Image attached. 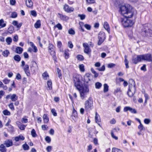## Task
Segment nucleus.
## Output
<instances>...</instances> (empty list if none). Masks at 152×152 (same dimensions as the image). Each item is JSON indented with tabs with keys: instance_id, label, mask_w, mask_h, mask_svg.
<instances>
[{
	"instance_id": "1",
	"label": "nucleus",
	"mask_w": 152,
	"mask_h": 152,
	"mask_svg": "<svg viewBox=\"0 0 152 152\" xmlns=\"http://www.w3.org/2000/svg\"><path fill=\"white\" fill-rule=\"evenodd\" d=\"M119 12L121 14L126 18H131L136 13V11L131 9L130 5L125 4L120 7Z\"/></svg>"
},
{
	"instance_id": "2",
	"label": "nucleus",
	"mask_w": 152,
	"mask_h": 152,
	"mask_svg": "<svg viewBox=\"0 0 152 152\" xmlns=\"http://www.w3.org/2000/svg\"><path fill=\"white\" fill-rule=\"evenodd\" d=\"M77 89L79 91L80 96L82 100L87 97L89 92V89L88 86H85L82 87L81 86L79 89Z\"/></svg>"
},
{
	"instance_id": "3",
	"label": "nucleus",
	"mask_w": 152,
	"mask_h": 152,
	"mask_svg": "<svg viewBox=\"0 0 152 152\" xmlns=\"http://www.w3.org/2000/svg\"><path fill=\"white\" fill-rule=\"evenodd\" d=\"M127 18L121 19V22L124 27H131L134 24V22L132 20L128 19Z\"/></svg>"
},
{
	"instance_id": "4",
	"label": "nucleus",
	"mask_w": 152,
	"mask_h": 152,
	"mask_svg": "<svg viewBox=\"0 0 152 152\" xmlns=\"http://www.w3.org/2000/svg\"><path fill=\"white\" fill-rule=\"evenodd\" d=\"M82 76L78 74H75L73 76V80L75 86L77 89H79L81 86L80 80L82 79Z\"/></svg>"
},
{
	"instance_id": "5",
	"label": "nucleus",
	"mask_w": 152,
	"mask_h": 152,
	"mask_svg": "<svg viewBox=\"0 0 152 152\" xmlns=\"http://www.w3.org/2000/svg\"><path fill=\"white\" fill-rule=\"evenodd\" d=\"M93 102L92 99L90 97L84 103V108L86 111H90L93 107Z\"/></svg>"
},
{
	"instance_id": "6",
	"label": "nucleus",
	"mask_w": 152,
	"mask_h": 152,
	"mask_svg": "<svg viewBox=\"0 0 152 152\" xmlns=\"http://www.w3.org/2000/svg\"><path fill=\"white\" fill-rule=\"evenodd\" d=\"M143 31L146 34V35L152 36V25L150 24H145L143 26Z\"/></svg>"
},
{
	"instance_id": "7",
	"label": "nucleus",
	"mask_w": 152,
	"mask_h": 152,
	"mask_svg": "<svg viewBox=\"0 0 152 152\" xmlns=\"http://www.w3.org/2000/svg\"><path fill=\"white\" fill-rule=\"evenodd\" d=\"M132 82V84H129V88L127 92L128 96L130 97H132L136 91V88L135 86L134 82L133 80H131Z\"/></svg>"
},
{
	"instance_id": "8",
	"label": "nucleus",
	"mask_w": 152,
	"mask_h": 152,
	"mask_svg": "<svg viewBox=\"0 0 152 152\" xmlns=\"http://www.w3.org/2000/svg\"><path fill=\"white\" fill-rule=\"evenodd\" d=\"M99 41L98 42V45H100L104 41L105 39V36L104 32H100L98 34Z\"/></svg>"
},
{
	"instance_id": "9",
	"label": "nucleus",
	"mask_w": 152,
	"mask_h": 152,
	"mask_svg": "<svg viewBox=\"0 0 152 152\" xmlns=\"http://www.w3.org/2000/svg\"><path fill=\"white\" fill-rule=\"evenodd\" d=\"M83 46L84 48V52L88 55L90 54L91 50L89 47L88 44L87 43H83Z\"/></svg>"
},
{
	"instance_id": "10",
	"label": "nucleus",
	"mask_w": 152,
	"mask_h": 152,
	"mask_svg": "<svg viewBox=\"0 0 152 152\" xmlns=\"http://www.w3.org/2000/svg\"><path fill=\"white\" fill-rule=\"evenodd\" d=\"M142 60H145L149 62H152V56L150 54L142 55Z\"/></svg>"
},
{
	"instance_id": "11",
	"label": "nucleus",
	"mask_w": 152,
	"mask_h": 152,
	"mask_svg": "<svg viewBox=\"0 0 152 152\" xmlns=\"http://www.w3.org/2000/svg\"><path fill=\"white\" fill-rule=\"evenodd\" d=\"M63 9L64 11L67 13H71L73 12L74 9L72 7H70L68 5L65 4L64 6Z\"/></svg>"
},
{
	"instance_id": "12",
	"label": "nucleus",
	"mask_w": 152,
	"mask_h": 152,
	"mask_svg": "<svg viewBox=\"0 0 152 152\" xmlns=\"http://www.w3.org/2000/svg\"><path fill=\"white\" fill-rule=\"evenodd\" d=\"M31 70L33 72L38 69V67L37 63L34 61H32L31 62L30 66Z\"/></svg>"
},
{
	"instance_id": "13",
	"label": "nucleus",
	"mask_w": 152,
	"mask_h": 152,
	"mask_svg": "<svg viewBox=\"0 0 152 152\" xmlns=\"http://www.w3.org/2000/svg\"><path fill=\"white\" fill-rule=\"evenodd\" d=\"M142 60V55H138L134 57L132 59V61L135 64H137L138 62Z\"/></svg>"
},
{
	"instance_id": "14",
	"label": "nucleus",
	"mask_w": 152,
	"mask_h": 152,
	"mask_svg": "<svg viewBox=\"0 0 152 152\" xmlns=\"http://www.w3.org/2000/svg\"><path fill=\"white\" fill-rule=\"evenodd\" d=\"M23 68L27 75L28 76H29L30 75V73L29 66L28 64H26L23 67Z\"/></svg>"
},
{
	"instance_id": "15",
	"label": "nucleus",
	"mask_w": 152,
	"mask_h": 152,
	"mask_svg": "<svg viewBox=\"0 0 152 152\" xmlns=\"http://www.w3.org/2000/svg\"><path fill=\"white\" fill-rule=\"evenodd\" d=\"M49 51L52 55L55 56V52L53 51V46L52 44H49L48 47Z\"/></svg>"
},
{
	"instance_id": "16",
	"label": "nucleus",
	"mask_w": 152,
	"mask_h": 152,
	"mask_svg": "<svg viewBox=\"0 0 152 152\" xmlns=\"http://www.w3.org/2000/svg\"><path fill=\"white\" fill-rule=\"evenodd\" d=\"M16 124L18 126L19 128L21 130H24L25 129L26 126L22 124L20 122L17 121Z\"/></svg>"
},
{
	"instance_id": "17",
	"label": "nucleus",
	"mask_w": 152,
	"mask_h": 152,
	"mask_svg": "<svg viewBox=\"0 0 152 152\" xmlns=\"http://www.w3.org/2000/svg\"><path fill=\"white\" fill-rule=\"evenodd\" d=\"M4 144L7 147L11 146L13 145L12 140H7L4 142Z\"/></svg>"
},
{
	"instance_id": "18",
	"label": "nucleus",
	"mask_w": 152,
	"mask_h": 152,
	"mask_svg": "<svg viewBox=\"0 0 152 152\" xmlns=\"http://www.w3.org/2000/svg\"><path fill=\"white\" fill-rule=\"evenodd\" d=\"M58 15H59V17L60 18V19L63 20H67L69 19V17L65 15H64L60 13H58Z\"/></svg>"
},
{
	"instance_id": "19",
	"label": "nucleus",
	"mask_w": 152,
	"mask_h": 152,
	"mask_svg": "<svg viewBox=\"0 0 152 152\" xmlns=\"http://www.w3.org/2000/svg\"><path fill=\"white\" fill-rule=\"evenodd\" d=\"M24 139V137L21 134L15 137L14 138L16 142H18L20 140H23Z\"/></svg>"
},
{
	"instance_id": "20",
	"label": "nucleus",
	"mask_w": 152,
	"mask_h": 152,
	"mask_svg": "<svg viewBox=\"0 0 152 152\" xmlns=\"http://www.w3.org/2000/svg\"><path fill=\"white\" fill-rule=\"evenodd\" d=\"M103 26L105 29L106 30L108 33H109L110 28L108 23L107 22H105L104 23Z\"/></svg>"
},
{
	"instance_id": "21",
	"label": "nucleus",
	"mask_w": 152,
	"mask_h": 152,
	"mask_svg": "<svg viewBox=\"0 0 152 152\" xmlns=\"http://www.w3.org/2000/svg\"><path fill=\"white\" fill-rule=\"evenodd\" d=\"M26 6L29 8L32 7L33 5V3L31 0H26Z\"/></svg>"
},
{
	"instance_id": "22",
	"label": "nucleus",
	"mask_w": 152,
	"mask_h": 152,
	"mask_svg": "<svg viewBox=\"0 0 152 152\" xmlns=\"http://www.w3.org/2000/svg\"><path fill=\"white\" fill-rule=\"evenodd\" d=\"M23 51V48L20 47H17L16 48L15 51L16 53L20 54L22 53Z\"/></svg>"
},
{
	"instance_id": "23",
	"label": "nucleus",
	"mask_w": 152,
	"mask_h": 152,
	"mask_svg": "<svg viewBox=\"0 0 152 152\" xmlns=\"http://www.w3.org/2000/svg\"><path fill=\"white\" fill-rule=\"evenodd\" d=\"M72 116V118L73 119L74 121L75 120L77 117V111L74 109H73Z\"/></svg>"
},
{
	"instance_id": "24",
	"label": "nucleus",
	"mask_w": 152,
	"mask_h": 152,
	"mask_svg": "<svg viewBox=\"0 0 152 152\" xmlns=\"http://www.w3.org/2000/svg\"><path fill=\"white\" fill-rule=\"evenodd\" d=\"M12 24L13 25L16 26L17 28H20L22 25V23H21L18 24V22L16 20L13 21Z\"/></svg>"
},
{
	"instance_id": "25",
	"label": "nucleus",
	"mask_w": 152,
	"mask_h": 152,
	"mask_svg": "<svg viewBox=\"0 0 152 152\" xmlns=\"http://www.w3.org/2000/svg\"><path fill=\"white\" fill-rule=\"evenodd\" d=\"M47 85L48 86V89L49 90L52 89V82L51 80H49L47 82Z\"/></svg>"
},
{
	"instance_id": "26",
	"label": "nucleus",
	"mask_w": 152,
	"mask_h": 152,
	"mask_svg": "<svg viewBox=\"0 0 152 152\" xmlns=\"http://www.w3.org/2000/svg\"><path fill=\"white\" fill-rule=\"evenodd\" d=\"M95 120L96 123H99L101 121L100 116L97 112L95 114Z\"/></svg>"
},
{
	"instance_id": "27",
	"label": "nucleus",
	"mask_w": 152,
	"mask_h": 152,
	"mask_svg": "<svg viewBox=\"0 0 152 152\" xmlns=\"http://www.w3.org/2000/svg\"><path fill=\"white\" fill-rule=\"evenodd\" d=\"M41 25V24L40 20H38L34 24V26L36 28H38L40 27Z\"/></svg>"
},
{
	"instance_id": "28",
	"label": "nucleus",
	"mask_w": 152,
	"mask_h": 152,
	"mask_svg": "<svg viewBox=\"0 0 152 152\" xmlns=\"http://www.w3.org/2000/svg\"><path fill=\"white\" fill-rule=\"evenodd\" d=\"M10 53L8 50H5L2 52V55L5 57H7L10 54Z\"/></svg>"
},
{
	"instance_id": "29",
	"label": "nucleus",
	"mask_w": 152,
	"mask_h": 152,
	"mask_svg": "<svg viewBox=\"0 0 152 152\" xmlns=\"http://www.w3.org/2000/svg\"><path fill=\"white\" fill-rule=\"evenodd\" d=\"M18 96L16 95L15 94H13L10 97V99H11L12 101H15L18 99Z\"/></svg>"
},
{
	"instance_id": "30",
	"label": "nucleus",
	"mask_w": 152,
	"mask_h": 152,
	"mask_svg": "<svg viewBox=\"0 0 152 152\" xmlns=\"http://www.w3.org/2000/svg\"><path fill=\"white\" fill-rule=\"evenodd\" d=\"M6 23L3 19L0 20V27L1 28H4L6 26Z\"/></svg>"
},
{
	"instance_id": "31",
	"label": "nucleus",
	"mask_w": 152,
	"mask_h": 152,
	"mask_svg": "<svg viewBox=\"0 0 152 152\" xmlns=\"http://www.w3.org/2000/svg\"><path fill=\"white\" fill-rule=\"evenodd\" d=\"M43 118L44 120V122L45 123H47L49 121V118L48 117L47 114H44L43 117Z\"/></svg>"
},
{
	"instance_id": "32",
	"label": "nucleus",
	"mask_w": 152,
	"mask_h": 152,
	"mask_svg": "<svg viewBox=\"0 0 152 152\" xmlns=\"http://www.w3.org/2000/svg\"><path fill=\"white\" fill-rule=\"evenodd\" d=\"M43 78L45 80H46L49 78V75L46 72H44L42 75Z\"/></svg>"
},
{
	"instance_id": "33",
	"label": "nucleus",
	"mask_w": 152,
	"mask_h": 152,
	"mask_svg": "<svg viewBox=\"0 0 152 152\" xmlns=\"http://www.w3.org/2000/svg\"><path fill=\"white\" fill-rule=\"evenodd\" d=\"M14 31V28L12 26H10L8 29V32L10 34L13 33Z\"/></svg>"
},
{
	"instance_id": "34",
	"label": "nucleus",
	"mask_w": 152,
	"mask_h": 152,
	"mask_svg": "<svg viewBox=\"0 0 152 152\" xmlns=\"http://www.w3.org/2000/svg\"><path fill=\"white\" fill-rule=\"evenodd\" d=\"M0 151L1 152H6V149L3 144L0 145Z\"/></svg>"
},
{
	"instance_id": "35",
	"label": "nucleus",
	"mask_w": 152,
	"mask_h": 152,
	"mask_svg": "<svg viewBox=\"0 0 152 152\" xmlns=\"http://www.w3.org/2000/svg\"><path fill=\"white\" fill-rule=\"evenodd\" d=\"M95 85L96 88L99 89L101 87L102 85L101 83L97 82L95 83Z\"/></svg>"
},
{
	"instance_id": "36",
	"label": "nucleus",
	"mask_w": 152,
	"mask_h": 152,
	"mask_svg": "<svg viewBox=\"0 0 152 152\" xmlns=\"http://www.w3.org/2000/svg\"><path fill=\"white\" fill-rule=\"evenodd\" d=\"M14 60L17 62H19L21 59V58L18 55H15L13 57Z\"/></svg>"
},
{
	"instance_id": "37",
	"label": "nucleus",
	"mask_w": 152,
	"mask_h": 152,
	"mask_svg": "<svg viewBox=\"0 0 152 152\" xmlns=\"http://www.w3.org/2000/svg\"><path fill=\"white\" fill-rule=\"evenodd\" d=\"M69 50L68 49H66L64 50V55L66 59H68L69 57Z\"/></svg>"
},
{
	"instance_id": "38",
	"label": "nucleus",
	"mask_w": 152,
	"mask_h": 152,
	"mask_svg": "<svg viewBox=\"0 0 152 152\" xmlns=\"http://www.w3.org/2000/svg\"><path fill=\"white\" fill-rule=\"evenodd\" d=\"M6 42L8 45H10L12 42V39L10 37H7L6 39Z\"/></svg>"
},
{
	"instance_id": "39",
	"label": "nucleus",
	"mask_w": 152,
	"mask_h": 152,
	"mask_svg": "<svg viewBox=\"0 0 152 152\" xmlns=\"http://www.w3.org/2000/svg\"><path fill=\"white\" fill-rule=\"evenodd\" d=\"M109 86L107 84L105 83L104 85V92H106L108 91V90Z\"/></svg>"
},
{
	"instance_id": "40",
	"label": "nucleus",
	"mask_w": 152,
	"mask_h": 152,
	"mask_svg": "<svg viewBox=\"0 0 152 152\" xmlns=\"http://www.w3.org/2000/svg\"><path fill=\"white\" fill-rule=\"evenodd\" d=\"M127 56H126L125 55V60L124 62L125 63V65H126V68H129V66H128V63L129 62L127 59Z\"/></svg>"
},
{
	"instance_id": "41",
	"label": "nucleus",
	"mask_w": 152,
	"mask_h": 152,
	"mask_svg": "<svg viewBox=\"0 0 152 152\" xmlns=\"http://www.w3.org/2000/svg\"><path fill=\"white\" fill-rule=\"evenodd\" d=\"M79 67L81 72H83L85 71L84 66L83 64L79 65Z\"/></svg>"
},
{
	"instance_id": "42",
	"label": "nucleus",
	"mask_w": 152,
	"mask_h": 152,
	"mask_svg": "<svg viewBox=\"0 0 152 152\" xmlns=\"http://www.w3.org/2000/svg\"><path fill=\"white\" fill-rule=\"evenodd\" d=\"M31 134L32 137H36L37 136L36 131L34 129H32L31 130Z\"/></svg>"
},
{
	"instance_id": "43",
	"label": "nucleus",
	"mask_w": 152,
	"mask_h": 152,
	"mask_svg": "<svg viewBox=\"0 0 152 152\" xmlns=\"http://www.w3.org/2000/svg\"><path fill=\"white\" fill-rule=\"evenodd\" d=\"M3 114L5 115H9L11 114L10 112L7 110H6L3 111Z\"/></svg>"
},
{
	"instance_id": "44",
	"label": "nucleus",
	"mask_w": 152,
	"mask_h": 152,
	"mask_svg": "<svg viewBox=\"0 0 152 152\" xmlns=\"http://www.w3.org/2000/svg\"><path fill=\"white\" fill-rule=\"evenodd\" d=\"M112 152H122V151L120 149L113 148H112Z\"/></svg>"
},
{
	"instance_id": "45",
	"label": "nucleus",
	"mask_w": 152,
	"mask_h": 152,
	"mask_svg": "<svg viewBox=\"0 0 152 152\" xmlns=\"http://www.w3.org/2000/svg\"><path fill=\"white\" fill-rule=\"evenodd\" d=\"M23 148L24 150H27L29 149V147L26 144H23Z\"/></svg>"
},
{
	"instance_id": "46",
	"label": "nucleus",
	"mask_w": 152,
	"mask_h": 152,
	"mask_svg": "<svg viewBox=\"0 0 152 152\" xmlns=\"http://www.w3.org/2000/svg\"><path fill=\"white\" fill-rule=\"evenodd\" d=\"M77 58L78 60L79 61H83L84 59L83 56L80 55H78L77 56Z\"/></svg>"
},
{
	"instance_id": "47",
	"label": "nucleus",
	"mask_w": 152,
	"mask_h": 152,
	"mask_svg": "<svg viewBox=\"0 0 152 152\" xmlns=\"http://www.w3.org/2000/svg\"><path fill=\"white\" fill-rule=\"evenodd\" d=\"M138 128L140 130V131H141L142 130L145 129V128L144 127L142 123H140V125L138 126Z\"/></svg>"
},
{
	"instance_id": "48",
	"label": "nucleus",
	"mask_w": 152,
	"mask_h": 152,
	"mask_svg": "<svg viewBox=\"0 0 152 152\" xmlns=\"http://www.w3.org/2000/svg\"><path fill=\"white\" fill-rule=\"evenodd\" d=\"M30 14L34 17H35L37 15L36 11L35 10H32L30 11Z\"/></svg>"
},
{
	"instance_id": "49",
	"label": "nucleus",
	"mask_w": 152,
	"mask_h": 152,
	"mask_svg": "<svg viewBox=\"0 0 152 152\" xmlns=\"http://www.w3.org/2000/svg\"><path fill=\"white\" fill-rule=\"evenodd\" d=\"M28 120L26 118V117H24L22 118L21 120V122L22 123H26L28 122Z\"/></svg>"
},
{
	"instance_id": "50",
	"label": "nucleus",
	"mask_w": 152,
	"mask_h": 152,
	"mask_svg": "<svg viewBox=\"0 0 152 152\" xmlns=\"http://www.w3.org/2000/svg\"><path fill=\"white\" fill-rule=\"evenodd\" d=\"M9 107L12 110H15L14 107L13 103H11L8 105Z\"/></svg>"
},
{
	"instance_id": "51",
	"label": "nucleus",
	"mask_w": 152,
	"mask_h": 152,
	"mask_svg": "<svg viewBox=\"0 0 152 152\" xmlns=\"http://www.w3.org/2000/svg\"><path fill=\"white\" fill-rule=\"evenodd\" d=\"M68 33L70 34L74 35L75 34V31L72 28L69 30Z\"/></svg>"
},
{
	"instance_id": "52",
	"label": "nucleus",
	"mask_w": 152,
	"mask_h": 152,
	"mask_svg": "<svg viewBox=\"0 0 152 152\" xmlns=\"http://www.w3.org/2000/svg\"><path fill=\"white\" fill-rule=\"evenodd\" d=\"M57 72L58 74V77L59 78H61V70L58 68L57 69Z\"/></svg>"
},
{
	"instance_id": "53",
	"label": "nucleus",
	"mask_w": 152,
	"mask_h": 152,
	"mask_svg": "<svg viewBox=\"0 0 152 152\" xmlns=\"http://www.w3.org/2000/svg\"><path fill=\"white\" fill-rule=\"evenodd\" d=\"M86 1L88 4H92L95 3V0H86Z\"/></svg>"
},
{
	"instance_id": "54",
	"label": "nucleus",
	"mask_w": 152,
	"mask_h": 152,
	"mask_svg": "<svg viewBox=\"0 0 152 152\" xmlns=\"http://www.w3.org/2000/svg\"><path fill=\"white\" fill-rule=\"evenodd\" d=\"M84 27L88 30H90L91 28V26L89 24H86L84 25Z\"/></svg>"
},
{
	"instance_id": "55",
	"label": "nucleus",
	"mask_w": 152,
	"mask_h": 152,
	"mask_svg": "<svg viewBox=\"0 0 152 152\" xmlns=\"http://www.w3.org/2000/svg\"><path fill=\"white\" fill-rule=\"evenodd\" d=\"M151 122V120L149 119L145 118L144 120V122L146 124H148Z\"/></svg>"
},
{
	"instance_id": "56",
	"label": "nucleus",
	"mask_w": 152,
	"mask_h": 152,
	"mask_svg": "<svg viewBox=\"0 0 152 152\" xmlns=\"http://www.w3.org/2000/svg\"><path fill=\"white\" fill-rule=\"evenodd\" d=\"M121 88H116L114 91V93L115 94H116L118 92H121Z\"/></svg>"
},
{
	"instance_id": "57",
	"label": "nucleus",
	"mask_w": 152,
	"mask_h": 152,
	"mask_svg": "<svg viewBox=\"0 0 152 152\" xmlns=\"http://www.w3.org/2000/svg\"><path fill=\"white\" fill-rule=\"evenodd\" d=\"M131 107H129L126 106L124 108V111L126 112L128 111H130Z\"/></svg>"
},
{
	"instance_id": "58",
	"label": "nucleus",
	"mask_w": 152,
	"mask_h": 152,
	"mask_svg": "<svg viewBox=\"0 0 152 152\" xmlns=\"http://www.w3.org/2000/svg\"><path fill=\"white\" fill-rule=\"evenodd\" d=\"M55 26L59 30H61L62 28V27L60 23H58Z\"/></svg>"
},
{
	"instance_id": "59",
	"label": "nucleus",
	"mask_w": 152,
	"mask_h": 152,
	"mask_svg": "<svg viewBox=\"0 0 152 152\" xmlns=\"http://www.w3.org/2000/svg\"><path fill=\"white\" fill-rule=\"evenodd\" d=\"M45 141L48 143H50L51 142V138L49 136H47L45 138Z\"/></svg>"
},
{
	"instance_id": "60",
	"label": "nucleus",
	"mask_w": 152,
	"mask_h": 152,
	"mask_svg": "<svg viewBox=\"0 0 152 152\" xmlns=\"http://www.w3.org/2000/svg\"><path fill=\"white\" fill-rule=\"evenodd\" d=\"M111 135L112 137L113 138L115 139V140H117L118 139V137L115 136L114 135L113 132L112 131L111 132Z\"/></svg>"
},
{
	"instance_id": "61",
	"label": "nucleus",
	"mask_w": 152,
	"mask_h": 152,
	"mask_svg": "<svg viewBox=\"0 0 152 152\" xmlns=\"http://www.w3.org/2000/svg\"><path fill=\"white\" fill-rule=\"evenodd\" d=\"M78 16L79 17L81 20H84L86 17V16L84 15L79 14Z\"/></svg>"
},
{
	"instance_id": "62",
	"label": "nucleus",
	"mask_w": 152,
	"mask_h": 152,
	"mask_svg": "<svg viewBox=\"0 0 152 152\" xmlns=\"http://www.w3.org/2000/svg\"><path fill=\"white\" fill-rule=\"evenodd\" d=\"M51 112L52 113L53 115L54 116H56L57 114L56 112V111L54 109H53L51 110Z\"/></svg>"
},
{
	"instance_id": "63",
	"label": "nucleus",
	"mask_w": 152,
	"mask_h": 152,
	"mask_svg": "<svg viewBox=\"0 0 152 152\" xmlns=\"http://www.w3.org/2000/svg\"><path fill=\"white\" fill-rule=\"evenodd\" d=\"M18 36L17 35H15L14 36V37L13 38V41L17 42L18 40Z\"/></svg>"
},
{
	"instance_id": "64",
	"label": "nucleus",
	"mask_w": 152,
	"mask_h": 152,
	"mask_svg": "<svg viewBox=\"0 0 152 152\" xmlns=\"http://www.w3.org/2000/svg\"><path fill=\"white\" fill-rule=\"evenodd\" d=\"M99 71H104L105 69V67L104 65H103L101 68L97 69Z\"/></svg>"
}]
</instances>
